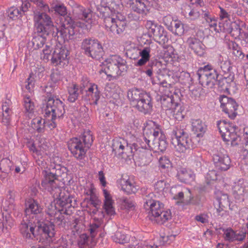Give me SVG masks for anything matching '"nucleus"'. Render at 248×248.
Instances as JSON below:
<instances>
[{
	"label": "nucleus",
	"mask_w": 248,
	"mask_h": 248,
	"mask_svg": "<svg viewBox=\"0 0 248 248\" xmlns=\"http://www.w3.org/2000/svg\"><path fill=\"white\" fill-rule=\"evenodd\" d=\"M68 50L61 44L57 45L51 56V63L55 66H63L68 62Z\"/></svg>",
	"instance_id": "nucleus-17"
},
{
	"label": "nucleus",
	"mask_w": 248,
	"mask_h": 248,
	"mask_svg": "<svg viewBox=\"0 0 248 248\" xmlns=\"http://www.w3.org/2000/svg\"><path fill=\"white\" fill-rule=\"evenodd\" d=\"M72 21L70 17H67L61 26L59 32L64 39L72 40L76 38L75 37V35L77 34V31L71 24Z\"/></svg>",
	"instance_id": "nucleus-20"
},
{
	"label": "nucleus",
	"mask_w": 248,
	"mask_h": 248,
	"mask_svg": "<svg viewBox=\"0 0 248 248\" xmlns=\"http://www.w3.org/2000/svg\"><path fill=\"white\" fill-rule=\"evenodd\" d=\"M42 208L39 204L38 201L32 198V219L35 218L33 223L35 224L33 227L32 226V234L34 235L35 232H38L39 235L44 236L46 238H52L55 235L53 225H49L45 223L41 220H43V216L42 213Z\"/></svg>",
	"instance_id": "nucleus-4"
},
{
	"label": "nucleus",
	"mask_w": 248,
	"mask_h": 248,
	"mask_svg": "<svg viewBox=\"0 0 248 248\" xmlns=\"http://www.w3.org/2000/svg\"><path fill=\"white\" fill-rule=\"evenodd\" d=\"M30 78H31V73L29 74V77L27 78V84L25 85V88H23V105L25 109V112L27 116L30 118V114L31 113L30 108L31 107V98L30 95L27 94V93H30Z\"/></svg>",
	"instance_id": "nucleus-28"
},
{
	"label": "nucleus",
	"mask_w": 248,
	"mask_h": 248,
	"mask_svg": "<svg viewBox=\"0 0 248 248\" xmlns=\"http://www.w3.org/2000/svg\"><path fill=\"white\" fill-rule=\"evenodd\" d=\"M11 162L7 158L2 159L0 162V170L3 173V177L7 176L11 170Z\"/></svg>",
	"instance_id": "nucleus-46"
},
{
	"label": "nucleus",
	"mask_w": 248,
	"mask_h": 248,
	"mask_svg": "<svg viewBox=\"0 0 248 248\" xmlns=\"http://www.w3.org/2000/svg\"><path fill=\"white\" fill-rule=\"evenodd\" d=\"M218 208L216 209V216L222 217L226 214L225 209L230 206V200L227 194H222L220 192V196L217 198Z\"/></svg>",
	"instance_id": "nucleus-27"
},
{
	"label": "nucleus",
	"mask_w": 248,
	"mask_h": 248,
	"mask_svg": "<svg viewBox=\"0 0 248 248\" xmlns=\"http://www.w3.org/2000/svg\"><path fill=\"white\" fill-rule=\"evenodd\" d=\"M52 32H54V30L53 31H52L50 33ZM38 33H40L39 32H38ZM42 33V35H37L36 36H35L33 37L32 40V46L34 47L35 49H39V48L42 47L46 41L45 38L44 37H43L42 35H46L45 33L43 32H40ZM50 34V33H49ZM48 34H46V35H48Z\"/></svg>",
	"instance_id": "nucleus-44"
},
{
	"label": "nucleus",
	"mask_w": 248,
	"mask_h": 248,
	"mask_svg": "<svg viewBox=\"0 0 248 248\" xmlns=\"http://www.w3.org/2000/svg\"><path fill=\"white\" fill-rule=\"evenodd\" d=\"M159 164L161 168L165 169L170 165V161L166 156L161 157L159 160Z\"/></svg>",
	"instance_id": "nucleus-58"
},
{
	"label": "nucleus",
	"mask_w": 248,
	"mask_h": 248,
	"mask_svg": "<svg viewBox=\"0 0 248 248\" xmlns=\"http://www.w3.org/2000/svg\"><path fill=\"white\" fill-rule=\"evenodd\" d=\"M113 150L121 155L123 158L135 156V150L133 144L129 145L123 139L114 140L112 144Z\"/></svg>",
	"instance_id": "nucleus-13"
},
{
	"label": "nucleus",
	"mask_w": 248,
	"mask_h": 248,
	"mask_svg": "<svg viewBox=\"0 0 248 248\" xmlns=\"http://www.w3.org/2000/svg\"><path fill=\"white\" fill-rule=\"evenodd\" d=\"M103 195L105 198L104 208L106 213L109 216L114 215L115 213L113 206V201L109 192L106 190H103Z\"/></svg>",
	"instance_id": "nucleus-34"
},
{
	"label": "nucleus",
	"mask_w": 248,
	"mask_h": 248,
	"mask_svg": "<svg viewBox=\"0 0 248 248\" xmlns=\"http://www.w3.org/2000/svg\"><path fill=\"white\" fill-rule=\"evenodd\" d=\"M226 240L233 242L234 241H242L246 237L245 233H235L232 229H227L224 233Z\"/></svg>",
	"instance_id": "nucleus-36"
},
{
	"label": "nucleus",
	"mask_w": 248,
	"mask_h": 248,
	"mask_svg": "<svg viewBox=\"0 0 248 248\" xmlns=\"http://www.w3.org/2000/svg\"><path fill=\"white\" fill-rule=\"evenodd\" d=\"M104 64L108 77L116 78L127 70L126 62L118 55H113L107 59Z\"/></svg>",
	"instance_id": "nucleus-7"
},
{
	"label": "nucleus",
	"mask_w": 248,
	"mask_h": 248,
	"mask_svg": "<svg viewBox=\"0 0 248 248\" xmlns=\"http://www.w3.org/2000/svg\"><path fill=\"white\" fill-rule=\"evenodd\" d=\"M133 146L135 152L148 149L163 152L167 147V143L159 125L153 121H149L143 129V136Z\"/></svg>",
	"instance_id": "nucleus-1"
},
{
	"label": "nucleus",
	"mask_w": 248,
	"mask_h": 248,
	"mask_svg": "<svg viewBox=\"0 0 248 248\" xmlns=\"http://www.w3.org/2000/svg\"><path fill=\"white\" fill-rule=\"evenodd\" d=\"M169 30L171 31L174 34L178 36H181L184 33V28L183 24L180 21L174 20L172 26L169 27Z\"/></svg>",
	"instance_id": "nucleus-42"
},
{
	"label": "nucleus",
	"mask_w": 248,
	"mask_h": 248,
	"mask_svg": "<svg viewBox=\"0 0 248 248\" xmlns=\"http://www.w3.org/2000/svg\"><path fill=\"white\" fill-rule=\"evenodd\" d=\"M30 1L31 0H22L21 10H20L22 14L25 13L28 11L29 8L31 7Z\"/></svg>",
	"instance_id": "nucleus-62"
},
{
	"label": "nucleus",
	"mask_w": 248,
	"mask_h": 248,
	"mask_svg": "<svg viewBox=\"0 0 248 248\" xmlns=\"http://www.w3.org/2000/svg\"><path fill=\"white\" fill-rule=\"evenodd\" d=\"M6 22L4 20V16H1L0 17V42L5 40L4 31L6 29Z\"/></svg>",
	"instance_id": "nucleus-55"
},
{
	"label": "nucleus",
	"mask_w": 248,
	"mask_h": 248,
	"mask_svg": "<svg viewBox=\"0 0 248 248\" xmlns=\"http://www.w3.org/2000/svg\"><path fill=\"white\" fill-rule=\"evenodd\" d=\"M146 93L138 89H132L127 92V97L130 101L131 105L134 106L137 102L141 100L144 94Z\"/></svg>",
	"instance_id": "nucleus-37"
},
{
	"label": "nucleus",
	"mask_w": 248,
	"mask_h": 248,
	"mask_svg": "<svg viewBox=\"0 0 248 248\" xmlns=\"http://www.w3.org/2000/svg\"><path fill=\"white\" fill-rule=\"evenodd\" d=\"M11 104V102L9 100H6L2 103V109L3 113H11V110L9 108Z\"/></svg>",
	"instance_id": "nucleus-63"
},
{
	"label": "nucleus",
	"mask_w": 248,
	"mask_h": 248,
	"mask_svg": "<svg viewBox=\"0 0 248 248\" xmlns=\"http://www.w3.org/2000/svg\"><path fill=\"white\" fill-rule=\"evenodd\" d=\"M184 193L187 195L190 198V191L189 189L184 188L183 190L179 192L177 194H176L174 198L177 200H180L183 198Z\"/></svg>",
	"instance_id": "nucleus-60"
},
{
	"label": "nucleus",
	"mask_w": 248,
	"mask_h": 248,
	"mask_svg": "<svg viewBox=\"0 0 248 248\" xmlns=\"http://www.w3.org/2000/svg\"><path fill=\"white\" fill-rule=\"evenodd\" d=\"M134 107L144 114L150 113L152 110L153 105L149 94L147 93L144 94L141 100H139Z\"/></svg>",
	"instance_id": "nucleus-23"
},
{
	"label": "nucleus",
	"mask_w": 248,
	"mask_h": 248,
	"mask_svg": "<svg viewBox=\"0 0 248 248\" xmlns=\"http://www.w3.org/2000/svg\"><path fill=\"white\" fill-rule=\"evenodd\" d=\"M69 96L68 100L70 102H74L78 99L79 95L78 86L76 84H72L68 88Z\"/></svg>",
	"instance_id": "nucleus-45"
},
{
	"label": "nucleus",
	"mask_w": 248,
	"mask_h": 248,
	"mask_svg": "<svg viewBox=\"0 0 248 248\" xmlns=\"http://www.w3.org/2000/svg\"><path fill=\"white\" fill-rule=\"evenodd\" d=\"M51 52L50 47L48 45H46V48L43 50V56H42L43 59L44 60L48 61L50 58H51Z\"/></svg>",
	"instance_id": "nucleus-59"
},
{
	"label": "nucleus",
	"mask_w": 248,
	"mask_h": 248,
	"mask_svg": "<svg viewBox=\"0 0 248 248\" xmlns=\"http://www.w3.org/2000/svg\"><path fill=\"white\" fill-rule=\"evenodd\" d=\"M80 92L83 93V92H86L84 98L86 101H93V103L97 105V101L100 97V92L98 89V86L95 84L89 83L87 80V83L84 85L83 84L81 86Z\"/></svg>",
	"instance_id": "nucleus-16"
},
{
	"label": "nucleus",
	"mask_w": 248,
	"mask_h": 248,
	"mask_svg": "<svg viewBox=\"0 0 248 248\" xmlns=\"http://www.w3.org/2000/svg\"><path fill=\"white\" fill-rule=\"evenodd\" d=\"M177 177L181 182L187 184L194 181L195 179V175L193 173L184 168L181 169L178 171Z\"/></svg>",
	"instance_id": "nucleus-38"
},
{
	"label": "nucleus",
	"mask_w": 248,
	"mask_h": 248,
	"mask_svg": "<svg viewBox=\"0 0 248 248\" xmlns=\"http://www.w3.org/2000/svg\"><path fill=\"white\" fill-rule=\"evenodd\" d=\"M51 194L57 200L56 208L61 207L65 210L71 207L72 200L68 193L65 194L64 190L59 187H55L54 189H52Z\"/></svg>",
	"instance_id": "nucleus-15"
},
{
	"label": "nucleus",
	"mask_w": 248,
	"mask_h": 248,
	"mask_svg": "<svg viewBox=\"0 0 248 248\" xmlns=\"http://www.w3.org/2000/svg\"><path fill=\"white\" fill-rule=\"evenodd\" d=\"M160 103L163 109L167 110L173 108L177 104L174 102L172 95H164L160 97Z\"/></svg>",
	"instance_id": "nucleus-39"
},
{
	"label": "nucleus",
	"mask_w": 248,
	"mask_h": 248,
	"mask_svg": "<svg viewBox=\"0 0 248 248\" xmlns=\"http://www.w3.org/2000/svg\"><path fill=\"white\" fill-rule=\"evenodd\" d=\"M93 142L92 134L88 130L84 131L79 137L71 139L68 142V148L76 158L80 160L85 156L86 152Z\"/></svg>",
	"instance_id": "nucleus-5"
},
{
	"label": "nucleus",
	"mask_w": 248,
	"mask_h": 248,
	"mask_svg": "<svg viewBox=\"0 0 248 248\" xmlns=\"http://www.w3.org/2000/svg\"><path fill=\"white\" fill-rule=\"evenodd\" d=\"M121 200L122 208L126 210H133L134 209V203L131 200L123 198Z\"/></svg>",
	"instance_id": "nucleus-54"
},
{
	"label": "nucleus",
	"mask_w": 248,
	"mask_h": 248,
	"mask_svg": "<svg viewBox=\"0 0 248 248\" xmlns=\"http://www.w3.org/2000/svg\"><path fill=\"white\" fill-rule=\"evenodd\" d=\"M219 100L223 111L228 114L230 118L234 119L237 115L236 110L238 107L235 100L224 95L221 96Z\"/></svg>",
	"instance_id": "nucleus-19"
},
{
	"label": "nucleus",
	"mask_w": 248,
	"mask_h": 248,
	"mask_svg": "<svg viewBox=\"0 0 248 248\" xmlns=\"http://www.w3.org/2000/svg\"><path fill=\"white\" fill-rule=\"evenodd\" d=\"M217 127L224 141H230L232 144H238L236 140L239 138L235 132L236 126L225 121L217 122Z\"/></svg>",
	"instance_id": "nucleus-12"
},
{
	"label": "nucleus",
	"mask_w": 248,
	"mask_h": 248,
	"mask_svg": "<svg viewBox=\"0 0 248 248\" xmlns=\"http://www.w3.org/2000/svg\"><path fill=\"white\" fill-rule=\"evenodd\" d=\"M186 44L189 48L197 55L202 56L205 53L206 47L205 45L195 36L188 37L186 41Z\"/></svg>",
	"instance_id": "nucleus-22"
},
{
	"label": "nucleus",
	"mask_w": 248,
	"mask_h": 248,
	"mask_svg": "<svg viewBox=\"0 0 248 248\" xmlns=\"http://www.w3.org/2000/svg\"><path fill=\"white\" fill-rule=\"evenodd\" d=\"M45 121L41 117H38L32 120V128L38 133L44 132L45 127Z\"/></svg>",
	"instance_id": "nucleus-41"
},
{
	"label": "nucleus",
	"mask_w": 248,
	"mask_h": 248,
	"mask_svg": "<svg viewBox=\"0 0 248 248\" xmlns=\"http://www.w3.org/2000/svg\"><path fill=\"white\" fill-rule=\"evenodd\" d=\"M45 111L46 116H51L52 120L61 118L65 113L64 104L56 97H49L46 100Z\"/></svg>",
	"instance_id": "nucleus-11"
},
{
	"label": "nucleus",
	"mask_w": 248,
	"mask_h": 248,
	"mask_svg": "<svg viewBox=\"0 0 248 248\" xmlns=\"http://www.w3.org/2000/svg\"><path fill=\"white\" fill-rule=\"evenodd\" d=\"M155 67L156 65L154 64V62H149L146 67L145 69L143 70V71L147 75V76H148L151 78H152L153 72L155 71Z\"/></svg>",
	"instance_id": "nucleus-56"
},
{
	"label": "nucleus",
	"mask_w": 248,
	"mask_h": 248,
	"mask_svg": "<svg viewBox=\"0 0 248 248\" xmlns=\"http://www.w3.org/2000/svg\"><path fill=\"white\" fill-rule=\"evenodd\" d=\"M241 39H243L245 42L248 43V27L245 25L244 29L241 32L239 36Z\"/></svg>",
	"instance_id": "nucleus-64"
},
{
	"label": "nucleus",
	"mask_w": 248,
	"mask_h": 248,
	"mask_svg": "<svg viewBox=\"0 0 248 248\" xmlns=\"http://www.w3.org/2000/svg\"><path fill=\"white\" fill-rule=\"evenodd\" d=\"M9 201L5 200L2 202V207L5 211H11L14 209L15 205L14 204V198L13 197L12 193L10 192L7 196Z\"/></svg>",
	"instance_id": "nucleus-50"
},
{
	"label": "nucleus",
	"mask_w": 248,
	"mask_h": 248,
	"mask_svg": "<svg viewBox=\"0 0 248 248\" xmlns=\"http://www.w3.org/2000/svg\"><path fill=\"white\" fill-rule=\"evenodd\" d=\"M192 130L197 137H202L205 132L206 126L199 119H193L191 121Z\"/></svg>",
	"instance_id": "nucleus-32"
},
{
	"label": "nucleus",
	"mask_w": 248,
	"mask_h": 248,
	"mask_svg": "<svg viewBox=\"0 0 248 248\" xmlns=\"http://www.w3.org/2000/svg\"><path fill=\"white\" fill-rule=\"evenodd\" d=\"M119 3L120 0H101V7L98 8L99 16H106L110 15L114 12L111 10L110 7L114 9V5Z\"/></svg>",
	"instance_id": "nucleus-29"
},
{
	"label": "nucleus",
	"mask_w": 248,
	"mask_h": 248,
	"mask_svg": "<svg viewBox=\"0 0 248 248\" xmlns=\"http://www.w3.org/2000/svg\"><path fill=\"white\" fill-rule=\"evenodd\" d=\"M171 109L173 110V117L175 119L181 121L184 118V109L180 105L176 104Z\"/></svg>",
	"instance_id": "nucleus-48"
},
{
	"label": "nucleus",
	"mask_w": 248,
	"mask_h": 248,
	"mask_svg": "<svg viewBox=\"0 0 248 248\" xmlns=\"http://www.w3.org/2000/svg\"><path fill=\"white\" fill-rule=\"evenodd\" d=\"M135 157L137 161L140 163V165L145 166L151 162L152 155L150 150H140L135 152Z\"/></svg>",
	"instance_id": "nucleus-31"
},
{
	"label": "nucleus",
	"mask_w": 248,
	"mask_h": 248,
	"mask_svg": "<svg viewBox=\"0 0 248 248\" xmlns=\"http://www.w3.org/2000/svg\"><path fill=\"white\" fill-rule=\"evenodd\" d=\"M59 169H56L53 168L50 171H46L45 175V178L43 180V184L48 188L50 187L49 190L52 192V189H54L56 186L55 181L57 179L59 175V172L58 171Z\"/></svg>",
	"instance_id": "nucleus-24"
},
{
	"label": "nucleus",
	"mask_w": 248,
	"mask_h": 248,
	"mask_svg": "<svg viewBox=\"0 0 248 248\" xmlns=\"http://www.w3.org/2000/svg\"><path fill=\"white\" fill-rule=\"evenodd\" d=\"M81 48L84 53L93 59H100L104 54L101 44L96 39L87 38L83 40Z\"/></svg>",
	"instance_id": "nucleus-10"
},
{
	"label": "nucleus",
	"mask_w": 248,
	"mask_h": 248,
	"mask_svg": "<svg viewBox=\"0 0 248 248\" xmlns=\"http://www.w3.org/2000/svg\"><path fill=\"white\" fill-rule=\"evenodd\" d=\"M100 226L101 223L100 221L93 222L90 224L88 230L92 238L96 236L99 232Z\"/></svg>",
	"instance_id": "nucleus-53"
},
{
	"label": "nucleus",
	"mask_w": 248,
	"mask_h": 248,
	"mask_svg": "<svg viewBox=\"0 0 248 248\" xmlns=\"http://www.w3.org/2000/svg\"><path fill=\"white\" fill-rule=\"evenodd\" d=\"M248 187L247 184L242 179L235 183L232 188L234 198L239 202L243 201L248 196Z\"/></svg>",
	"instance_id": "nucleus-21"
},
{
	"label": "nucleus",
	"mask_w": 248,
	"mask_h": 248,
	"mask_svg": "<svg viewBox=\"0 0 248 248\" xmlns=\"http://www.w3.org/2000/svg\"><path fill=\"white\" fill-rule=\"evenodd\" d=\"M245 22L236 19L231 23L230 28L228 29L224 27V30L228 31L232 37L236 39L239 37L241 31L245 27Z\"/></svg>",
	"instance_id": "nucleus-25"
},
{
	"label": "nucleus",
	"mask_w": 248,
	"mask_h": 248,
	"mask_svg": "<svg viewBox=\"0 0 248 248\" xmlns=\"http://www.w3.org/2000/svg\"><path fill=\"white\" fill-rule=\"evenodd\" d=\"M154 194L150 193L143 199L144 207L148 211L150 220L158 224H162L171 217L170 210H164V205L159 201L153 199Z\"/></svg>",
	"instance_id": "nucleus-2"
},
{
	"label": "nucleus",
	"mask_w": 248,
	"mask_h": 248,
	"mask_svg": "<svg viewBox=\"0 0 248 248\" xmlns=\"http://www.w3.org/2000/svg\"><path fill=\"white\" fill-rule=\"evenodd\" d=\"M112 237L115 242L120 244H124L128 241L127 236L120 231L116 232Z\"/></svg>",
	"instance_id": "nucleus-52"
},
{
	"label": "nucleus",
	"mask_w": 248,
	"mask_h": 248,
	"mask_svg": "<svg viewBox=\"0 0 248 248\" xmlns=\"http://www.w3.org/2000/svg\"><path fill=\"white\" fill-rule=\"evenodd\" d=\"M52 9L56 13L61 16H64L67 14V8L62 3H57L54 5Z\"/></svg>",
	"instance_id": "nucleus-51"
},
{
	"label": "nucleus",
	"mask_w": 248,
	"mask_h": 248,
	"mask_svg": "<svg viewBox=\"0 0 248 248\" xmlns=\"http://www.w3.org/2000/svg\"><path fill=\"white\" fill-rule=\"evenodd\" d=\"M172 17L170 15H167L163 17L162 22L166 26L168 29L169 27L172 26L173 23H174Z\"/></svg>",
	"instance_id": "nucleus-57"
},
{
	"label": "nucleus",
	"mask_w": 248,
	"mask_h": 248,
	"mask_svg": "<svg viewBox=\"0 0 248 248\" xmlns=\"http://www.w3.org/2000/svg\"><path fill=\"white\" fill-rule=\"evenodd\" d=\"M25 215L20 226V232L23 237L26 239H30L31 237V202L30 199L25 202Z\"/></svg>",
	"instance_id": "nucleus-14"
},
{
	"label": "nucleus",
	"mask_w": 248,
	"mask_h": 248,
	"mask_svg": "<svg viewBox=\"0 0 248 248\" xmlns=\"http://www.w3.org/2000/svg\"><path fill=\"white\" fill-rule=\"evenodd\" d=\"M92 240L93 239H90L86 234L83 233L79 236L78 244L79 248H85L90 246Z\"/></svg>",
	"instance_id": "nucleus-49"
},
{
	"label": "nucleus",
	"mask_w": 248,
	"mask_h": 248,
	"mask_svg": "<svg viewBox=\"0 0 248 248\" xmlns=\"http://www.w3.org/2000/svg\"><path fill=\"white\" fill-rule=\"evenodd\" d=\"M119 184L121 189L128 194L135 193L138 189V186L133 180L126 179L123 176L120 179Z\"/></svg>",
	"instance_id": "nucleus-30"
},
{
	"label": "nucleus",
	"mask_w": 248,
	"mask_h": 248,
	"mask_svg": "<svg viewBox=\"0 0 248 248\" xmlns=\"http://www.w3.org/2000/svg\"><path fill=\"white\" fill-rule=\"evenodd\" d=\"M224 152V150L222 149L213 155V160L216 168L222 171L227 170L231 166V159Z\"/></svg>",
	"instance_id": "nucleus-18"
},
{
	"label": "nucleus",
	"mask_w": 248,
	"mask_h": 248,
	"mask_svg": "<svg viewBox=\"0 0 248 248\" xmlns=\"http://www.w3.org/2000/svg\"><path fill=\"white\" fill-rule=\"evenodd\" d=\"M146 27L149 30V32L153 35L154 39H155L159 36V34L162 33L163 27L161 26L157 25L152 21H148L146 24Z\"/></svg>",
	"instance_id": "nucleus-40"
},
{
	"label": "nucleus",
	"mask_w": 248,
	"mask_h": 248,
	"mask_svg": "<svg viewBox=\"0 0 248 248\" xmlns=\"http://www.w3.org/2000/svg\"><path fill=\"white\" fill-rule=\"evenodd\" d=\"M200 83L204 87L212 88L217 83L218 74L211 65L200 68L197 72Z\"/></svg>",
	"instance_id": "nucleus-9"
},
{
	"label": "nucleus",
	"mask_w": 248,
	"mask_h": 248,
	"mask_svg": "<svg viewBox=\"0 0 248 248\" xmlns=\"http://www.w3.org/2000/svg\"><path fill=\"white\" fill-rule=\"evenodd\" d=\"M63 214L68 215L70 213L68 212V210H63V209H59L58 210V213L55 212L54 216L53 221L52 222L53 223H50L47 224L48 225L51 224L53 225L54 226V223L56 224L57 225H61L62 224V222L64 219V216H63ZM55 230V229H54Z\"/></svg>",
	"instance_id": "nucleus-43"
},
{
	"label": "nucleus",
	"mask_w": 248,
	"mask_h": 248,
	"mask_svg": "<svg viewBox=\"0 0 248 248\" xmlns=\"http://www.w3.org/2000/svg\"><path fill=\"white\" fill-rule=\"evenodd\" d=\"M147 1L145 0H133L130 4V7L133 11L139 14L143 15L148 11L146 7Z\"/></svg>",
	"instance_id": "nucleus-35"
},
{
	"label": "nucleus",
	"mask_w": 248,
	"mask_h": 248,
	"mask_svg": "<svg viewBox=\"0 0 248 248\" xmlns=\"http://www.w3.org/2000/svg\"><path fill=\"white\" fill-rule=\"evenodd\" d=\"M36 5L37 7L42 11V13H39L38 14L34 13V20L35 22V30L37 32H43L45 34H48L53 31L55 27L51 17L45 12H51L48 5L45 3L43 0H32Z\"/></svg>",
	"instance_id": "nucleus-3"
},
{
	"label": "nucleus",
	"mask_w": 248,
	"mask_h": 248,
	"mask_svg": "<svg viewBox=\"0 0 248 248\" xmlns=\"http://www.w3.org/2000/svg\"><path fill=\"white\" fill-rule=\"evenodd\" d=\"M75 18L88 22L92 18V14L89 10H86L81 6H78L74 10Z\"/></svg>",
	"instance_id": "nucleus-33"
},
{
	"label": "nucleus",
	"mask_w": 248,
	"mask_h": 248,
	"mask_svg": "<svg viewBox=\"0 0 248 248\" xmlns=\"http://www.w3.org/2000/svg\"><path fill=\"white\" fill-rule=\"evenodd\" d=\"M171 142L179 153H185L192 147L190 138L181 125L176 126L171 132Z\"/></svg>",
	"instance_id": "nucleus-6"
},
{
	"label": "nucleus",
	"mask_w": 248,
	"mask_h": 248,
	"mask_svg": "<svg viewBox=\"0 0 248 248\" xmlns=\"http://www.w3.org/2000/svg\"><path fill=\"white\" fill-rule=\"evenodd\" d=\"M22 13L17 8L11 7L7 11V16L13 20L18 19L22 16Z\"/></svg>",
	"instance_id": "nucleus-47"
},
{
	"label": "nucleus",
	"mask_w": 248,
	"mask_h": 248,
	"mask_svg": "<svg viewBox=\"0 0 248 248\" xmlns=\"http://www.w3.org/2000/svg\"><path fill=\"white\" fill-rule=\"evenodd\" d=\"M104 19V23L107 31L113 34H119L125 29L126 22L125 17L120 13L114 12L106 16H101Z\"/></svg>",
	"instance_id": "nucleus-8"
},
{
	"label": "nucleus",
	"mask_w": 248,
	"mask_h": 248,
	"mask_svg": "<svg viewBox=\"0 0 248 248\" xmlns=\"http://www.w3.org/2000/svg\"><path fill=\"white\" fill-rule=\"evenodd\" d=\"M132 51L136 54V56L138 55V53H139V55L141 57V58L136 64V66H140L144 65L149 61L151 57L150 54L151 52L150 47H145L140 51H139L138 49L134 48L133 50H128L127 52V54L128 55H131Z\"/></svg>",
	"instance_id": "nucleus-26"
},
{
	"label": "nucleus",
	"mask_w": 248,
	"mask_h": 248,
	"mask_svg": "<svg viewBox=\"0 0 248 248\" xmlns=\"http://www.w3.org/2000/svg\"><path fill=\"white\" fill-rule=\"evenodd\" d=\"M220 67L224 73H228L230 70L231 68L230 62L227 61L221 62Z\"/></svg>",
	"instance_id": "nucleus-61"
}]
</instances>
